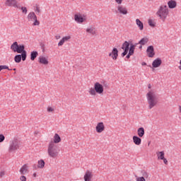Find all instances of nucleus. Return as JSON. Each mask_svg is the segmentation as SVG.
Instances as JSON below:
<instances>
[{"label":"nucleus","mask_w":181,"mask_h":181,"mask_svg":"<svg viewBox=\"0 0 181 181\" xmlns=\"http://www.w3.org/2000/svg\"><path fill=\"white\" fill-rule=\"evenodd\" d=\"M11 49L14 53H19L21 54H17L14 57V61L16 63H21V62H25L26 60L27 52L25 50V45H18V42H14L11 45Z\"/></svg>","instance_id":"obj_1"},{"label":"nucleus","mask_w":181,"mask_h":181,"mask_svg":"<svg viewBox=\"0 0 181 181\" xmlns=\"http://www.w3.org/2000/svg\"><path fill=\"white\" fill-rule=\"evenodd\" d=\"M146 97L147 98V103L148 104L149 110H152L153 107L158 104V96L156 93L153 90H150L146 93Z\"/></svg>","instance_id":"obj_2"},{"label":"nucleus","mask_w":181,"mask_h":181,"mask_svg":"<svg viewBox=\"0 0 181 181\" xmlns=\"http://www.w3.org/2000/svg\"><path fill=\"white\" fill-rule=\"evenodd\" d=\"M156 15L159 18V19H160V21H162V22H165L169 15V8H168V6H160L156 13Z\"/></svg>","instance_id":"obj_3"},{"label":"nucleus","mask_w":181,"mask_h":181,"mask_svg":"<svg viewBox=\"0 0 181 181\" xmlns=\"http://www.w3.org/2000/svg\"><path fill=\"white\" fill-rule=\"evenodd\" d=\"M59 147L53 141L49 142L47 148V153L49 158H57L59 156Z\"/></svg>","instance_id":"obj_4"},{"label":"nucleus","mask_w":181,"mask_h":181,"mask_svg":"<svg viewBox=\"0 0 181 181\" xmlns=\"http://www.w3.org/2000/svg\"><path fill=\"white\" fill-rule=\"evenodd\" d=\"M74 21L78 25H83V23L87 22V15L81 12H77L74 15Z\"/></svg>","instance_id":"obj_5"},{"label":"nucleus","mask_w":181,"mask_h":181,"mask_svg":"<svg viewBox=\"0 0 181 181\" xmlns=\"http://www.w3.org/2000/svg\"><path fill=\"white\" fill-rule=\"evenodd\" d=\"M28 21L30 22H34L33 23V26H39L40 25V22L37 21V16L35 13V12L31 11L28 13Z\"/></svg>","instance_id":"obj_6"},{"label":"nucleus","mask_w":181,"mask_h":181,"mask_svg":"<svg viewBox=\"0 0 181 181\" xmlns=\"http://www.w3.org/2000/svg\"><path fill=\"white\" fill-rule=\"evenodd\" d=\"M18 149H19V140L14 139L10 141L8 151L9 152H15V151H18Z\"/></svg>","instance_id":"obj_7"},{"label":"nucleus","mask_w":181,"mask_h":181,"mask_svg":"<svg viewBox=\"0 0 181 181\" xmlns=\"http://www.w3.org/2000/svg\"><path fill=\"white\" fill-rule=\"evenodd\" d=\"M117 13H119V15H128V8L125 7V6H122L119 4L117 6Z\"/></svg>","instance_id":"obj_8"},{"label":"nucleus","mask_w":181,"mask_h":181,"mask_svg":"<svg viewBox=\"0 0 181 181\" xmlns=\"http://www.w3.org/2000/svg\"><path fill=\"white\" fill-rule=\"evenodd\" d=\"M5 5L6 6H12L13 8L21 9V6H19L16 0H6Z\"/></svg>","instance_id":"obj_9"},{"label":"nucleus","mask_w":181,"mask_h":181,"mask_svg":"<svg viewBox=\"0 0 181 181\" xmlns=\"http://www.w3.org/2000/svg\"><path fill=\"white\" fill-rule=\"evenodd\" d=\"M94 88L95 89L97 94L101 95V94L104 93V86H103V84L100 83V82H96L94 84Z\"/></svg>","instance_id":"obj_10"},{"label":"nucleus","mask_w":181,"mask_h":181,"mask_svg":"<svg viewBox=\"0 0 181 181\" xmlns=\"http://www.w3.org/2000/svg\"><path fill=\"white\" fill-rule=\"evenodd\" d=\"M122 49L124 50L122 54V57H124L128 54V52L129 51V42H128V41H125L122 45Z\"/></svg>","instance_id":"obj_11"},{"label":"nucleus","mask_w":181,"mask_h":181,"mask_svg":"<svg viewBox=\"0 0 181 181\" xmlns=\"http://www.w3.org/2000/svg\"><path fill=\"white\" fill-rule=\"evenodd\" d=\"M95 129L98 134H101V132H104L105 129V126L104 125V123L103 122L98 123Z\"/></svg>","instance_id":"obj_12"},{"label":"nucleus","mask_w":181,"mask_h":181,"mask_svg":"<svg viewBox=\"0 0 181 181\" xmlns=\"http://www.w3.org/2000/svg\"><path fill=\"white\" fill-rule=\"evenodd\" d=\"M146 53L148 57H153L155 56V49L153 48V46H148L146 49Z\"/></svg>","instance_id":"obj_13"},{"label":"nucleus","mask_w":181,"mask_h":181,"mask_svg":"<svg viewBox=\"0 0 181 181\" xmlns=\"http://www.w3.org/2000/svg\"><path fill=\"white\" fill-rule=\"evenodd\" d=\"M162 64V59L160 58H157L154 59L152 62V67L154 69H158V67H160Z\"/></svg>","instance_id":"obj_14"},{"label":"nucleus","mask_w":181,"mask_h":181,"mask_svg":"<svg viewBox=\"0 0 181 181\" xmlns=\"http://www.w3.org/2000/svg\"><path fill=\"white\" fill-rule=\"evenodd\" d=\"M83 179L85 181H91V179H93V172L86 170Z\"/></svg>","instance_id":"obj_15"},{"label":"nucleus","mask_w":181,"mask_h":181,"mask_svg":"<svg viewBox=\"0 0 181 181\" xmlns=\"http://www.w3.org/2000/svg\"><path fill=\"white\" fill-rule=\"evenodd\" d=\"M20 173L21 175H26V173H29V166H28V164H24L20 168Z\"/></svg>","instance_id":"obj_16"},{"label":"nucleus","mask_w":181,"mask_h":181,"mask_svg":"<svg viewBox=\"0 0 181 181\" xmlns=\"http://www.w3.org/2000/svg\"><path fill=\"white\" fill-rule=\"evenodd\" d=\"M71 39V36L66 35L62 38V40L59 42L58 46H63L66 42H69Z\"/></svg>","instance_id":"obj_17"},{"label":"nucleus","mask_w":181,"mask_h":181,"mask_svg":"<svg viewBox=\"0 0 181 181\" xmlns=\"http://www.w3.org/2000/svg\"><path fill=\"white\" fill-rule=\"evenodd\" d=\"M109 56L111 57L113 60H117L118 58V49L117 48H113L112 52L109 54Z\"/></svg>","instance_id":"obj_18"},{"label":"nucleus","mask_w":181,"mask_h":181,"mask_svg":"<svg viewBox=\"0 0 181 181\" xmlns=\"http://www.w3.org/2000/svg\"><path fill=\"white\" fill-rule=\"evenodd\" d=\"M133 142H134V145L139 146V145H141V144H142V139H141V137H139L138 136H133Z\"/></svg>","instance_id":"obj_19"},{"label":"nucleus","mask_w":181,"mask_h":181,"mask_svg":"<svg viewBox=\"0 0 181 181\" xmlns=\"http://www.w3.org/2000/svg\"><path fill=\"white\" fill-rule=\"evenodd\" d=\"M38 62L39 63H40V64H45V65L49 64V60H47V58H46L44 56L39 57Z\"/></svg>","instance_id":"obj_20"},{"label":"nucleus","mask_w":181,"mask_h":181,"mask_svg":"<svg viewBox=\"0 0 181 181\" xmlns=\"http://www.w3.org/2000/svg\"><path fill=\"white\" fill-rule=\"evenodd\" d=\"M168 8L170 9H175V8H176V6H177V3H176V1H175V0H170L168 2Z\"/></svg>","instance_id":"obj_21"},{"label":"nucleus","mask_w":181,"mask_h":181,"mask_svg":"<svg viewBox=\"0 0 181 181\" xmlns=\"http://www.w3.org/2000/svg\"><path fill=\"white\" fill-rule=\"evenodd\" d=\"M87 33H90V35H96L97 30L94 27H88L86 30Z\"/></svg>","instance_id":"obj_22"},{"label":"nucleus","mask_w":181,"mask_h":181,"mask_svg":"<svg viewBox=\"0 0 181 181\" xmlns=\"http://www.w3.org/2000/svg\"><path fill=\"white\" fill-rule=\"evenodd\" d=\"M136 25H137L139 30H144V23H142V21L139 18L136 19Z\"/></svg>","instance_id":"obj_23"},{"label":"nucleus","mask_w":181,"mask_h":181,"mask_svg":"<svg viewBox=\"0 0 181 181\" xmlns=\"http://www.w3.org/2000/svg\"><path fill=\"white\" fill-rule=\"evenodd\" d=\"M137 134L139 138H142L145 135V129L144 127H140L137 129Z\"/></svg>","instance_id":"obj_24"},{"label":"nucleus","mask_w":181,"mask_h":181,"mask_svg":"<svg viewBox=\"0 0 181 181\" xmlns=\"http://www.w3.org/2000/svg\"><path fill=\"white\" fill-rule=\"evenodd\" d=\"M157 158L158 160H162L165 158V151H157L156 152Z\"/></svg>","instance_id":"obj_25"},{"label":"nucleus","mask_w":181,"mask_h":181,"mask_svg":"<svg viewBox=\"0 0 181 181\" xmlns=\"http://www.w3.org/2000/svg\"><path fill=\"white\" fill-rule=\"evenodd\" d=\"M45 160L43 159L39 160L37 161V168H38V169H43V168H45Z\"/></svg>","instance_id":"obj_26"},{"label":"nucleus","mask_w":181,"mask_h":181,"mask_svg":"<svg viewBox=\"0 0 181 181\" xmlns=\"http://www.w3.org/2000/svg\"><path fill=\"white\" fill-rule=\"evenodd\" d=\"M62 141V138H60V136H59L58 134H55L54 136V141H52L54 144H59Z\"/></svg>","instance_id":"obj_27"},{"label":"nucleus","mask_w":181,"mask_h":181,"mask_svg":"<svg viewBox=\"0 0 181 181\" xmlns=\"http://www.w3.org/2000/svg\"><path fill=\"white\" fill-rule=\"evenodd\" d=\"M148 42H149V39H148V37H143L139 42V45H141V46H145V45H146V43H148Z\"/></svg>","instance_id":"obj_28"},{"label":"nucleus","mask_w":181,"mask_h":181,"mask_svg":"<svg viewBox=\"0 0 181 181\" xmlns=\"http://www.w3.org/2000/svg\"><path fill=\"white\" fill-rule=\"evenodd\" d=\"M88 93L90 95L95 97V95H97V90H95V88H90L88 90Z\"/></svg>","instance_id":"obj_29"},{"label":"nucleus","mask_w":181,"mask_h":181,"mask_svg":"<svg viewBox=\"0 0 181 181\" xmlns=\"http://www.w3.org/2000/svg\"><path fill=\"white\" fill-rule=\"evenodd\" d=\"M135 47H136V45H134V44L130 45V47L129 49V53H130V54H134L135 52Z\"/></svg>","instance_id":"obj_30"},{"label":"nucleus","mask_w":181,"mask_h":181,"mask_svg":"<svg viewBox=\"0 0 181 181\" xmlns=\"http://www.w3.org/2000/svg\"><path fill=\"white\" fill-rule=\"evenodd\" d=\"M37 51H33V52H31L30 53V60H35V59H36V57H37Z\"/></svg>","instance_id":"obj_31"},{"label":"nucleus","mask_w":181,"mask_h":181,"mask_svg":"<svg viewBox=\"0 0 181 181\" xmlns=\"http://www.w3.org/2000/svg\"><path fill=\"white\" fill-rule=\"evenodd\" d=\"M148 23L151 28H155V26H156V23L152 19H148Z\"/></svg>","instance_id":"obj_32"},{"label":"nucleus","mask_w":181,"mask_h":181,"mask_svg":"<svg viewBox=\"0 0 181 181\" xmlns=\"http://www.w3.org/2000/svg\"><path fill=\"white\" fill-rule=\"evenodd\" d=\"M144 177V179H148V177H149V173H148V172H146V171H142V177Z\"/></svg>","instance_id":"obj_33"},{"label":"nucleus","mask_w":181,"mask_h":181,"mask_svg":"<svg viewBox=\"0 0 181 181\" xmlns=\"http://www.w3.org/2000/svg\"><path fill=\"white\" fill-rule=\"evenodd\" d=\"M1 70H12L11 69H9V66L6 65H1Z\"/></svg>","instance_id":"obj_34"},{"label":"nucleus","mask_w":181,"mask_h":181,"mask_svg":"<svg viewBox=\"0 0 181 181\" xmlns=\"http://www.w3.org/2000/svg\"><path fill=\"white\" fill-rule=\"evenodd\" d=\"M136 181H146V180L144 177H137Z\"/></svg>","instance_id":"obj_35"},{"label":"nucleus","mask_w":181,"mask_h":181,"mask_svg":"<svg viewBox=\"0 0 181 181\" xmlns=\"http://www.w3.org/2000/svg\"><path fill=\"white\" fill-rule=\"evenodd\" d=\"M21 11H22L23 13H24L25 15H26V13H28V8H26V7H21Z\"/></svg>","instance_id":"obj_36"},{"label":"nucleus","mask_w":181,"mask_h":181,"mask_svg":"<svg viewBox=\"0 0 181 181\" xmlns=\"http://www.w3.org/2000/svg\"><path fill=\"white\" fill-rule=\"evenodd\" d=\"M5 141V136L4 134H0V144Z\"/></svg>","instance_id":"obj_37"},{"label":"nucleus","mask_w":181,"mask_h":181,"mask_svg":"<svg viewBox=\"0 0 181 181\" xmlns=\"http://www.w3.org/2000/svg\"><path fill=\"white\" fill-rule=\"evenodd\" d=\"M26 177L25 175H22L20 177V181H26Z\"/></svg>","instance_id":"obj_38"},{"label":"nucleus","mask_w":181,"mask_h":181,"mask_svg":"<svg viewBox=\"0 0 181 181\" xmlns=\"http://www.w3.org/2000/svg\"><path fill=\"white\" fill-rule=\"evenodd\" d=\"M124 0H115L116 4H117V5H121L122 4Z\"/></svg>","instance_id":"obj_39"},{"label":"nucleus","mask_w":181,"mask_h":181,"mask_svg":"<svg viewBox=\"0 0 181 181\" xmlns=\"http://www.w3.org/2000/svg\"><path fill=\"white\" fill-rule=\"evenodd\" d=\"M5 176V170H1L0 172V177H4Z\"/></svg>","instance_id":"obj_40"},{"label":"nucleus","mask_w":181,"mask_h":181,"mask_svg":"<svg viewBox=\"0 0 181 181\" xmlns=\"http://www.w3.org/2000/svg\"><path fill=\"white\" fill-rule=\"evenodd\" d=\"M35 11L37 12V13H40V8H39V6H37L35 9Z\"/></svg>","instance_id":"obj_41"},{"label":"nucleus","mask_w":181,"mask_h":181,"mask_svg":"<svg viewBox=\"0 0 181 181\" xmlns=\"http://www.w3.org/2000/svg\"><path fill=\"white\" fill-rule=\"evenodd\" d=\"M48 112H53L54 110L52 107H47Z\"/></svg>","instance_id":"obj_42"},{"label":"nucleus","mask_w":181,"mask_h":181,"mask_svg":"<svg viewBox=\"0 0 181 181\" xmlns=\"http://www.w3.org/2000/svg\"><path fill=\"white\" fill-rule=\"evenodd\" d=\"M134 54H130V52L128 53V54L126 56V59H129V57H131V56H133Z\"/></svg>","instance_id":"obj_43"},{"label":"nucleus","mask_w":181,"mask_h":181,"mask_svg":"<svg viewBox=\"0 0 181 181\" xmlns=\"http://www.w3.org/2000/svg\"><path fill=\"white\" fill-rule=\"evenodd\" d=\"M161 160H163L165 165H168V159L164 158V159H162Z\"/></svg>","instance_id":"obj_44"},{"label":"nucleus","mask_w":181,"mask_h":181,"mask_svg":"<svg viewBox=\"0 0 181 181\" xmlns=\"http://www.w3.org/2000/svg\"><path fill=\"white\" fill-rule=\"evenodd\" d=\"M60 37H62L60 36V35H57L55 36V39H57V40H59V39H60Z\"/></svg>","instance_id":"obj_45"},{"label":"nucleus","mask_w":181,"mask_h":181,"mask_svg":"<svg viewBox=\"0 0 181 181\" xmlns=\"http://www.w3.org/2000/svg\"><path fill=\"white\" fill-rule=\"evenodd\" d=\"M148 88L149 89L152 88V86L150 83L148 85Z\"/></svg>","instance_id":"obj_46"},{"label":"nucleus","mask_w":181,"mask_h":181,"mask_svg":"<svg viewBox=\"0 0 181 181\" xmlns=\"http://www.w3.org/2000/svg\"><path fill=\"white\" fill-rule=\"evenodd\" d=\"M33 177H36L37 176V175L35 173H34L33 174Z\"/></svg>","instance_id":"obj_47"},{"label":"nucleus","mask_w":181,"mask_h":181,"mask_svg":"<svg viewBox=\"0 0 181 181\" xmlns=\"http://www.w3.org/2000/svg\"><path fill=\"white\" fill-rule=\"evenodd\" d=\"M141 66H146V62H142Z\"/></svg>","instance_id":"obj_48"},{"label":"nucleus","mask_w":181,"mask_h":181,"mask_svg":"<svg viewBox=\"0 0 181 181\" xmlns=\"http://www.w3.org/2000/svg\"><path fill=\"white\" fill-rule=\"evenodd\" d=\"M179 69H180V70H181V59H180V66H179Z\"/></svg>","instance_id":"obj_49"},{"label":"nucleus","mask_w":181,"mask_h":181,"mask_svg":"<svg viewBox=\"0 0 181 181\" xmlns=\"http://www.w3.org/2000/svg\"><path fill=\"white\" fill-rule=\"evenodd\" d=\"M0 71H2V66L0 65Z\"/></svg>","instance_id":"obj_50"},{"label":"nucleus","mask_w":181,"mask_h":181,"mask_svg":"<svg viewBox=\"0 0 181 181\" xmlns=\"http://www.w3.org/2000/svg\"><path fill=\"white\" fill-rule=\"evenodd\" d=\"M33 168H34V169H36V165H34Z\"/></svg>","instance_id":"obj_51"},{"label":"nucleus","mask_w":181,"mask_h":181,"mask_svg":"<svg viewBox=\"0 0 181 181\" xmlns=\"http://www.w3.org/2000/svg\"><path fill=\"white\" fill-rule=\"evenodd\" d=\"M141 47H142V45H141L139 48L141 49Z\"/></svg>","instance_id":"obj_52"},{"label":"nucleus","mask_w":181,"mask_h":181,"mask_svg":"<svg viewBox=\"0 0 181 181\" xmlns=\"http://www.w3.org/2000/svg\"><path fill=\"white\" fill-rule=\"evenodd\" d=\"M13 70L15 71V70H16V69H13Z\"/></svg>","instance_id":"obj_53"},{"label":"nucleus","mask_w":181,"mask_h":181,"mask_svg":"<svg viewBox=\"0 0 181 181\" xmlns=\"http://www.w3.org/2000/svg\"><path fill=\"white\" fill-rule=\"evenodd\" d=\"M148 67H151V65H149Z\"/></svg>","instance_id":"obj_54"}]
</instances>
